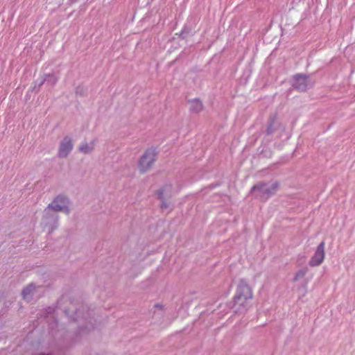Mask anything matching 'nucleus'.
Instances as JSON below:
<instances>
[{
  "mask_svg": "<svg viewBox=\"0 0 355 355\" xmlns=\"http://www.w3.org/2000/svg\"><path fill=\"white\" fill-rule=\"evenodd\" d=\"M96 141V140H93L90 143L83 142L79 146L78 149L84 154H89L94 149Z\"/></svg>",
  "mask_w": 355,
  "mask_h": 355,
  "instance_id": "10",
  "label": "nucleus"
},
{
  "mask_svg": "<svg viewBox=\"0 0 355 355\" xmlns=\"http://www.w3.org/2000/svg\"><path fill=\"white\" fill-rule=\"evenodd\" d=\"M272 132H273L272 124L270 123L267 127L266 132L268 135H270V134L272 133Z\"/></svg>",
  "mask_w": 355,
  "mask_h": 355,
  "instance_id": "16",
  "label": "nucleus"
},
{
  "mask_svg": "<svg viewBox=\"0 0 355 355\" xmlns=\"http://www.w3.org/2000/svg\"><path fill=\"white\" fill-rule=\"evenodd\" d=\"M160 206H161L162 209H163V210L166 209L168 207V205L164 200H162Z\"/></svg>",
  "mask_w": 355,
  "mask_h": 355,
  "instance_id": "17",
  "label": "nucleus"
},
{
  "mask_svg": "<svg viewBox=\"0 0 355 355\" xmlns=\"http://www.w3.org/2000/svg\"><path fill=\"white\" fill-rule=\"evenodd\" d=\"M165 191V189H160L157 191V197L159 200H163V196H164V191Z\"/></svg>",
  "mask_w": 355,
  "mask_h": 355,
  "instance_id": "15",
  "label": "nucleus"
},
{
  "mask_svg": "<svg viewBox=\"0 0 355 355\" xmlns=\"http://www.w3.org/2000/svg\"><path fill=\"white\" fill-rule=\"evenodd\" d=\"M35 290V286L33 284H30L26 288H24L21 291V295L23 298L26 301H30L33 295L34 291Z\"/></svg>",
  "mask_w": 355,
  "mask_h": 355,
  "instance_id": "9",
  "label": "nucleus"
},
{
  "mask_svg": "<svg viewBox=\"0 0 355 355\" xmlns=\"http://www.w3.org/2000/svg\"><path fill=\"white\" fill-rule=\"evenodd\" d=\"M252 297L251 288L244 279H241L236 288V295L234 297L235 304H242L248 299Z\"/></svg>",
  "mask_w": 355,
  "mask_h": 355,
  "instance_id": "3",
  "label": "nucleus"
},
{
  "mask_svg": "<svg viewBox=\"0 0 355 355\" xmlns=\"http://www.w3.org/2000/svg\"><path fill=\"white\" fill-rule=\"evenodd\" d=\"M156 150L155 148L147 149L139 162V170L144 173L147 171L155 162Z\"/></svg>",
  "mask_w": 355,
  "mask_h": 355,
  "instance_id": "4",
  "label": "nucleus"
},
{
  "mask_svg": "<svg viewBox=\"0 0 355 355\" xmlns=\"http://www.w3.org/2000/svg\"><path fill=\"white\" fill-rule=\"evenodd\" d=\"M89 315L87 307L83 306L81 309H76L73 315L71 316L73 320H79L81 318L86 319L87 316Z\"/></svg>",
  "mask_w": 355,
  "mask_h": 355,
  "instance_id": "11",
  "label": "nucleus"
},
{
  "mask_svg": "<svg viewBox=\"0 0 355 355\" xmlns=\"http://www.w3.org/2000/svg\"><path fill=\"white\" fill-rule=\"evenodd\" d=\"M58 78L54 74H46L44 79L40 83L39 86H41L44 83H46L51 87L54 86L58 82Z\"/></svg>",
  "mask_w": 355,
  "mask_h": 355,
  "instance_id": "12",
  "label": "nucleus"
},
{
  "mask_svg": "<svg viewBox=\"0 0 355 355\" xmlns=\"http://www.w3.org/2000/svg\"><path fill=\"white\" fill-rule=\"evenodd\" d=\"M189 110L191 112L194 113H198L203 109V105L198 98H194L189 101Z\"/></svg>",
  "mask_w": 355,
  "mask_h": 355,
  "instance_id": "8",
  "label": "nucleus"
},
{
  "mask_svg": "<svg viewBox=\"0 0 355 355\" xmlns=\"http://www.w3.org/2000/svg\"><path fill=\"white\" fill-rule=\"evenodd\" d=\"M308 76L303 74H296L293 76V87L299 92H305L309 87Z\"/></svg>",
  "mask_w": 355,
  "mask_h": 355,
  "instance_id": "7",
  "label": "nucleus"
},
{
  "mask_svg": "<svg viewBox=\"0 0 355 355\" xmlns=\"http://www.w3.org/2000/svg\"><path fill=\"white\" fill-rule=\"evenodd\" d=\"M324 242L322 241L317 247L314 254L309 260V265L311 267L320 266L324 259Z\"/></svg>",
  "mask_w": 355,
  "mask_h": 355,
  "instance_id": "6",
  "label": "nucleus"
},
{
  "mask_svg": "<svg viewBox=\"0 0 355 355\" xmlns=\"http://www.w3.org/2000/svg\"><path fill=\"white\" fill-rule=\"evenodd\" d=\"M278 185L277 182L268 183L261 182L252 187L251 192L254 193L257 198L266 200L275 193Z\"/></svg>",
  "mask_w": 355,
  "mask_h": 355,
  "instance_id": "2",
  "label": "nucleus"
},
{
  "mask_svg": "<svg viewBox=\"0 0 355 355\" xmlns=\"http://www.w3.org/2000/svg\"><path fill=\"white\" fill-rule=\"evenodd\" d=\"M73 148V141L71 137L65 136L60 141L57 155L60 158L67 157Z\"/></svg>",
  "mask_w": 355,
  "mask_h": 355,
  "instance_id": "5",
  "label": "nucleus"
},
{
  "mask_svg": "<svg viewBox=\"0 0 355 355\" xmlns=\"http://www.w3.org/2000/svg\"><path fill=\"white\" fill-rule=\"evenodd\" d=\"M69 200L68 198L63 195H59L44 210L43 219L45 225L49 227V233L56 229L58 225V216L55 212L63 211L69 214Z\"/></svg>",
  "mask_w": 355,
  "mask_h": 355,
  "instance_id": "1",
  "label": "nucleus"
},
{
  "mask_svg": "<svg viewBox=\"0 0 355 355\" xmlns=\"http://www.w3.org/2000/svg\"><path fill=\"white\" fill-rule=\"evenodd\" d=\"M55 312V308L52 306H49L43 311V313L41 315V316L44 318H49V315L53 314Z\"/></svg>",
  "mask_w": 355,
  "mask_h": 355,
  "instance_id": "14",
  "label": "nucleus"
},
{
  "mask_svg": "<svg viewBox=\"0 0 355 355\" xmlns=\"http://www.w3.org/2000/svg\"><path fill=\"white\" fill-rule=\"evenodd\" d=\"M307 272H308V268L306 267L300 269L295 274V276L293 277V281L297 282L299 279L303 278L306 275Z\"/></svg>",
  "mask_w": 355,
  "mask_h": 355,
  "instance_id": "13",
  "label": "nucleus"
}]
</instances>
